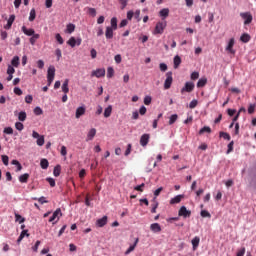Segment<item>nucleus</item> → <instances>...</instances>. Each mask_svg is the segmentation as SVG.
<instances>
[{
    "mask_svg": "<svg viewBox=\"0 0 256 256\" xmlns=\"http://www.w3.org/2000/svg\"><path fill=\"white\" fill-rule=\"evenodd\" d=\"M165 27H167V22H158L154 29V35H163Z\"/></svg>",
    "mask_w": 256,
    "mask_h": 256,
    "instance_id": "obj_1",
    "label": "nucleus"
},
{
    "mask_svg": "<svg viewBox=\"0 0 256 256\" xmlns=\"http://www.w3.org/2000/svg\"><path fill=\"white\" fill-rule=\"evenodd\" d=\"M172 84H173V72H167L166 80L164 82V89H171Z\"/></svg>",
    "mask_w": 256,
    "mask_h": 256,
    "instance_id": "obj_2",
    "label": "nucleus"
},
{
    "mask_svg": "<svg viewBox=\"0 0 256 256\" xmlns=\"http://www.w3.org/2000/svg\"><path fill=\"white\" fill-rule=\"evenodd\" d=\"M240 17L244 19V25H249L253 21V15L250 12H242Z\"/></svg>",
    "mask_w": 256,
    "mask_h": 256,
    "instance_id": "obj_3",
    "label": "nucleus"
},
{
    "mask_svg": "<svg viewBox=\"0 0 256 256\" xmlns=\"http://www.w3.org/2000/svg\"><path fill=\"white\" fill-rule=\"evenodd\" d=\"M179 217H184V219H187V217H191V211L187 210V207L182 206L178 212Z\"/></svg>",
    "mask_w": 256,
    "mask_h": 256,
    "instance_id": "obj_4",
    "label": "nucleus"
},
{
    "mask_svg": "<svg viewBox=\"0 0 256 256\" xmlns=\"http://www.w3.org/2000/svg\"><path fill=\"white\" fill-rule=\"evenodd\" d=\"M91 77H97V79L101 77H105V68H99V69L93 70L91 73Z\"/></svg>",
    "mask_w": 256,
    "mask_h": 256,
    "instance_id": "obj_5",
    "label": "nucleus"
},
{
    "mask_svg": "<svg viewBox=\"0 0 256 256\" xmlns=\"http://www.w3.org/2000/svg\"><path fill=\"white\" fill-rule=\"evenodd\" d=\"M234 46H235V38H231L226 47L227 53H230V55H235V49H233Z\"/></svg>",
    "mask_w": 256,
    "mask_h": 256,
    "instance_id": "obj_6",
    "label": "nucleus"
},
{
    "mask_svg": "<svg viewBox=\"0 0 256 256\" xmlns=\"http://www.w3.org/2000/svg\"><path fill=\"white\" fill-rule=\"evenodd\" d=\"M149 139H151V135L143 134L140 137V145H141V147H147V145L149 144Z\"/></svg>",
    "mask_w": 256,
    "mask_h": 256,
    "instance_id": "obj_7",
    "label": "nucleus"
},
{
    "mask_svg": "<svg viewBox=\"0 0 256 256\" xmlns=\"http://www.w3.org/2000/svg\"><path fill=\"white\" fill-rule=\"evenodd\" d=\"M193 91V82H186L185 86L181 89V93H191Z\"/></svg>",
    "mask_w": 256,
    "mask_h": 256,
    "instance_id": "obj_8",
    "label": "nucleus"
},
{
    "mask_svg": "<svg viewBox=\"0 0 256 256\" xmlns=\"http://www.w3.org/2000/svg\"><path fill=\"white\" fill-rule=\"evenodd\" d=\"M85 111H86L85 106L78 107L76 109V114H75L76 119H80L81 117H83V115H85Z\"/></svg>",
    "mask_w": 256,
    "mask_h": 256,
    "instance_id": "obj_9",
    "label": "nucleus"
},
{
    "mask_svg": "<svg viewBox=\"0 0 256 256\" xmlns=\"http://www.w3.org/2000/svg\"><path fill=\"white\" fill-rule=\"evenodd\" d=\"M96 135H97V129L91 128L87 134L86 141H93Z\"/></svg>",
    "mask_w": 256,
    "mask_h": 256,
    "instance_id": "obj_10",
    "label": "nucleus"
},
{
    "mask_svg": "<svg viewBox=\"0 0 256 256\" xmlns=\"http://www.w3.org/2000/svg\"><path fill=\"white\" fill-rule=\"evenodd\" d=\"M205 85H207V77H202L198 80L196 87L198 89H203V87H205Z\"/></svg>",
    "mask_w": 256,
    "mask_h": 256,
    "instance_id": "obj_11",
    "label": "nucleus"
},
{
    "mask_svg": "<svg viewBox=\"0 0 256 256\" xmlns=\"http://www.w3.org/2000/svg\"><path fill=\"white\" fill-rule=\"evenodd\" d=\"M22 32L28 37H32L33 35H35V30L33 28L27 29L26 26H22Z\"/></svg>",
    "mask_w": 256,
    "mask_h": 256,
    "instance_id": "obj_12",
    "label": "nucleus"
},
{
    "mask_svg": "<svg viewBox=\"0 0 256 256\" xmlns=\"http://www.w3.org/2000/svg\"><path fill=\"white\" fill-rule=\"evenodd\" d=\"M113 31H116L115 28H110L109 26L106 27L105 37L106 39H113Z\"/></svg>",
    "mask_w": 256,
    "mask_h": 256,
    "instance_id": "obj_13",
    "label": "nucleus"
},
{
    "mask_svg": "<svg viewBox=\"0 0 256 256\" xmlns=\"http://www.w3.org/2000/svg\"><path fill=\"white\" fill-rule=\"evenodd\" d=\"M13 73H15V68H13V66L11 65H8V68H7V81H12L13 79Z\"/></svg>",
    "mask_w": 256,
    "mask_h": 256,
    "instance_id": "obj_14",
    "label": "nucleus"
},
{
    "mask_svg": "<svg viewBox=\"0 0 256 256\" xmlns=\"http://www.w3.org/2000/svg\"><path fill=\"white\" fill-rule=\"evenodd\" d=\"M59 215H60V217H61V215H63L61 213V208H58V209L55 210V212L53 213V215L49 219V223H53V221H55V219H57V217H59Z\"/></svg>",
    "mask_w": 256,
    "mask_h": 256,
    "instance_id": "obj_15",
    "label": "nucleus"
},
{
    "mask_svg": "<svg viewBox=\"0 0 256 256\" xmlns=\"http://www.w3.org/2000/svg\"><path fill=\"white\" fill-rule=\"evenodd\" d=\"M150 230L153 233H161V225L159 223H153L150 225Z\"/></svg>",
    "mask_w": 256,
    "mask_h": 256,
    "instance_id": "obj_16",
    "label": "nucleus"
},
{
    "mask_svg": "<svg viewBox=\"0 0 256 256\" xmlns=\"http://www.w3.org/2000/svg\"><path fill=\"white\" fill-rule=\"evenodd\" d=\"M185 195H177L170 200V205H175L181 203V200L184 199Z\"/></svg>",
    "mask_w": 256,
    "mask_h": 256,
    "instance_id": "obj_17",
    "label": "nucleus"
},
{
    "mask_svg": "<svg viewBox=\"0 0 256 256\" xmlns=\"http://www.w3.org/2000/svg\"><path fill=\"white\" fill-rule=\"evenodd\" d=\"M47 79H55V66H50L48 68Z\"/></svg>",
    "mask_w": 256,
    "mask_h": 256,
    "instance_id": "obj_18",
    "label": "nucleus"
},
{
    "mask_svg": "<svg viewBox=\"0 0 256 256\" xmlns=\"http://www.w3.org/2000/svg\"><path fill=\"white\" fill-rule=\"evenodd\" d=\"M14 22H15V15H11L7 21V24L4 26V29H11Z\"/></svg>",
    "mask_w": 256,
    "mask_h": 256,
    "instance_id": "obj_19",
    "label": "nucleus"
},
{
    "mask_svg": "<svg viewBox=\"0 0 256 256\" xmlns=\"http://www.w3.org/2000/svg\"><path fill=\"white\" fill-rule=\"evenodd\" d=\"M107 223V216H104L96 221L97 227H105Z\"/></svg>",
    "mask_w": 256,
    "mask_h": 256,
    "instance_id": "obj_20",
    "label": "nucleus"
},
{
    "mask_svg": "<svg viewBox=\"0 0 256 256\" xmlns=\"http://www.w3.org/2000/svg\"><path fill=\"white\" fill-rule=\"evenodd\" d=\"M137 243H139V238H136L133 245H131L125 252V255H129V253H132V251H135V248L137 247Z\"/></svg>",
    "mask_w": 256,
    "mask_h": 256,
    "instance_id": "obj_21",
    "label": "nucleus"
},
{
    "mask_svg": "<svg viewBox=\"0 0 256 256\" xmlns=\"http://www.w3.org/2000/svg\"><path fill=\"white\" fill-rule=\"evenodd\" d=\"M111 113H113V106L109 105L107 108L104 110V117L108 119V117H111Z\"/></svg>",
    "mask_w": 256,
    "mask_h": 256,
    "instance_id": "obj_22",
    "label": "nucleus"
},
{
    "mask_svg": "<svg viewBox=\"0 0 256 256\" xmlns=\"http://www.w3.org/2000/svg\"><path fill=\"white\" fill-rule=\"evenodd\" d=\"M62 91L64 92V94L69 93V79H66L62 84Z\"/></svg>",
    "mask_w": 256,
    "mask_h": 256,
    "instance_id": "obj_23",
    "label": "nucleus"
},
{
    "mask_svg": "<svg viewBox=\"0 0 256 256\" xmlns=\"http://www.w3.org/2000/svg\"><path fill=\"white\" fill-rule=\"evenodd\" d=\"M20 183H27L29 181V173L22 174L19 176Z\"/></svg>",
    "mask_w": 256,
    "mask_h": 256,
    "instance_id": "obj_24",
    "label": "nucleus"
},
{
    "mask_svg": "<svg viewBox=\"0 0 256 256\" xmlns=\"http://www.w3.org/2000/svg\"><path fill=\"white\" fill-rule=\"evenodd\" d=\"M40 167H41V169H48V167H49V160H47L45 158L41 159Z\"/></svg>",
    "mask_w": 256,
    "mask_h": 256,
    "instance_id": "obj_25",
    "label": "nucleus"
},
{
    "mask_svg": "<svg viewBox=\"0 0 256 256\" xmlns=\"http://www.w3.org/2000/svg\"><path fill=\"white\" fill-rule=\"evenodd\" d=\"M19 56H14L13 59L11 60V67H19Z\"/></svg>",
    "mask_w": 256,
    "mask_h": 256,
    "instance_id": "obj_26",
    "label": "nucleus"
},
{
    "mask_svg": "<svg viewBox=\"0 0 256 256\" xmlns=\"http://www.w3.org/2000/svg\"><path fill=\"white\" fill-rule=\"evenodd\" d=\"M54 177H59L61 175V165H56L53 170Z\"/></svg>",
    "mask_w": 256,
    "mask_h": 256,
    "instance_id": "obj_27",
    "label": "nucleus"
},
{
    "mask_svg": "<svg viewBox=\"0 0 256 256\" xmlns=\"http://www.w3.org/2000/svg\"><path fill=\"white\" fill-rule=\"evenodd\" d=\"M240 41H242V43H249V41H251V36L249 34H243L240 37Z\"/></svg>",
    "mask_w": 256,
    "mask_h": 256,
    "instance_id": "obj_28",
    "label": "nucleus"
},
{
    "mask_svg": "<svg viewBox=\"0 0 256 256\" xmlns=\"http://www.w3.org/2000/svg\"><path fill=\"white\" fill-rule=\"evenodd\" d=\"M201 239L196 236L194 239H193V251H196L197 248L199 247V243H200Z\"/></svg>",
    "mask_w": 256,
    "mask_h": 256,
    "instance_id": "obj_29",
    "label": "nucleus"
},
{
    "mask_svg": "<svg viewBox=\"0 0 256 256\" xmlns=\"http://www.w3.org/2000/svg\"><path fill=\"white\" fill-rule=\"evenodd\" d=\"M18 120L19 121H26L27 120V113L25 111H21L18 114Z\"/></svg>",
    "mask_w": 256,
    "mask_h": 256,
    "instance_id": "obj_30",
    "label": "nucleus"
},
{
    "mask_svg": "<svg viewBox=\"0 0 256 256\" xmlns=\"http://www.w3.org/2000/svg\"><path fill=\"white\" fill-rule=\"evenodd\" d=\"M110 25L111 26H108V27H110L111 29L117 30V18L116 17L111 18Z\"/></svg>",
    "mask_w": 256,
    "mask_h": 256,
    "instance_id": "obj_31",
    "label": "nucleus"
},
{
    "mask_svg": "<svg viewBox=\"0 0 256 256\" xmlns=\"http://www.w3.org/2000/svg\"><path fill=\"white\" fill-rule=\"evenodd\" d=\"M41 36L39 34H33L32 37L29 39L31 45H35L37 43V39Z\"/></svg>",
    "mask_w": 256,
    "mask_h": 256,
    "instance_id": "obj_32",
    "label": "nucleus"
},
{
    "mask_svg": "<svg viewBox=\"0 0 256 256\" xmlns=\"http://www.w3.org/2000/svg\"><path fill=\"white\" fill-rule=\"evenodd\" d=\"M160 17H169V9L168 8H163L159 12Z\"/></svg>",
    "mask_w": 256,
    "mask_h": 256,
    "instance_id": "obj_33",
    "label": "nucleus"
},
{
    "mask_svg": "<svg viewBox=\"0 0 256 256\" xmlns=\"http://www.w3.org/2000/svg\"><path fill=\"white\" fill-rule=\"evenodd\" d=\"M67 45H69L70 47H75V45H77V40L75 39V37H71L68 41H67Z\"/></svg>",
    "mask_w": 256,
    "mask_h": 256,
    "instance_id": "obj_34",
    "label": "nucleus"
},
{
    "mask_svg": "<svg viewBox=\"0 0 256 256\" xmlns=\"http://www.w3.org/2000/svg\"><path fill=\"white\" fill-rule=\"evenodd\" d=\"M203 133H211V127L204 126L203 128H201L199 131V135H203Z\"/></svg>",
    "mask_w": 256,
    "mask_h": 256,
    "instance_id": "obj_35",
    "label": "nucleus"
},
{
    "mask_svg": "<svg viewBox=\"0 0 256 256\" xmlns=\"http://www.w3.org/2000/svg\"><path fill=\"white\" fill-rule=\"evenodd\" d=\"M36 143L39 147H43V145H45V136H40L37 139Z\"/></svg>",
    "mask_w": 256,
    "mask_h": 256,
    "instance_id": "obj_36",
    "label": "nucleus"
},
{
    "mask_svg": "<svg viewBox=\"0 0 256 256\" xmlns=\"http://www.w3.org/2000/svg\"><path fill=\"white\" fill-rule=\"evenodd\" d=\"M179 65H181V57L175 56L174 57V69H177V67H179Z\"/></svg>",
    "mask_w": 256,
    "mask_h": 256,
    "instance_id": "obj_37",
    "label": "nucleus"
},
{
    "mask_svg": "<svg viewBox=\"0 0 256 256\" xmlns=\"http://www.w3.org/2000/svg\"><path fill=\"white\" fill-rule=\"evenodd\" d=\"M113 75H115V70L113 69V67H108V69H107L108 79H111L113 77Z\"/></svg>",
    "mask_w": 256,
    "mask_h": 256,
    "instance_id": "obj_38",
    "label": "nucleus"
},
{
    "mask_svg": "<svg viewBox=\"0 0 256 256\" xmlns=\"http://www.w3.org/2000/svg\"><path fill=\"white\" fill-rule=\"evenodd\" d=\"M25 235L26 237H29V233H27V230H23L18 238V243H20V241H23V239L25 238Z\"/></svg>",
    "mask_w": 256,
    "mask_h": 256,
    "instance_id": "obj_39",
    "label": "nucleus"
},
{
    "mask_svg": "<svg viewBox=\"0 0 256 256\" xmlns=\"http://www.w3.org/2000/svg\"><path fill=\"white\" fill-rule=\"evenodd\" d=\"M73 31H75V25L74 24H68L66 26V33L71 34V33H73Z\"/></svg>",
    "mask_w": 256,
    "mask_h": 256,
    "instance_id": "obj_40",
    "label": "nucleus"
},
{
    "mask_svg": "<svg viewBox=\"0 0 256 256\" xmlns=\"http://www.w3.org/2000/svg\"><path fill=\"white\" fill-rule=\"evenodd\" d=\"M35 17H37V13L35 12V8H32L30 11L29 21H35Z\"/></svg>",
    "mask_w": 256,
    "mask_h": 256,
    "instance_id": "obj_41",
    "label": "nucleus"
},
{
    "mask_svg": "<svg viewBox=\"0 0 256 256\" xmlns=\"http://www.w3.org/2000/svg\"><path fill=\"white\" fill-rule=\"evenodd\" d=\"M15 129H17V131H23V129H25V126L21 122H16Z\"/></svg>",
    "mask_w": 256,
    "mask_h": 256,
    "instance_id": "obj_42",
    "label": "nucleus"
},
{
    "mask_svg": "<svg viewBox=\"0 0 256 256\" xmlns=\"http://www.w3.org/2000/svg\"><path fill=\"white\" fill-rule=\"evenodd\" d=\"M88 10V15H91L92 17H96L97 10L95 8H86Z\"/></svg>",
    "mask_w": 256,
    "mask_h": 256,
    "instance_id": "obj_43",
    "label": "nucleus"
},
{
    "mask_svg": "<svg viewBox=\"0 0 256 256\" xmlns=\"http://www.w3.org/2000/svg\"><path fill=\"white\" fill-rule=\"evenodd\" d=\"M220 137H223V139H226L227 141H231V135L227 132H220Z\"/></svg>",
    "mask_w": 256,
    "mask_h": 256,
    "instance_id": "obj_44",
    "label": "nucleus"
},
{
    "mask_svg": "<svg viewBox=\"0 0 256 256\" xmlns=\"http://www.w3.org/2000/svg\"><path fill=\"white\" fill-rule=\"evenodd\" d=\"M56 41H58L59 45H63L65 43V40H63V37H61V34H56L55 36Z\"/></svg>",
    "mask_w": 256,
    "mask_h": 256,
    "instance_id": "obj_45",
    "label": "nucleus"
},
{
    "mask_svg": "<svg viewBox=\"0 0 256 256\" xmlns=\"http://www.w3.org/2000/svg\"><path fill=\"white\" fill-rule=\"evenodd\" d=\"M15 219L18 223H25V218H23L21 215L18 213L15 214Z\"/></svg>",
    "mask_w": 256,
    "mask_h": 256,
    "instance_id": "obj_46",
    "label": "nucleus"
},
{
    "mask_svg": "<svg viewBox=\"0 0 256 256\" xmlns=\"http://www.w3.org/2000/svg\"><path fill=\"white\" fill-rule=\"evenodd\" d=\"M201 217H208V219H211V213H209V211L207 210H202L200 213Z\"/></svg>",
    "mask_w": 256,
    "mask_h": 256,
    "instance_id": "obj_47",
    "label": "nucleus"
},
{
    "mask_svg": "<svg viewBox=\"0 0 256 256\" xmlns=\"http://www.w3.org/2000/svg\"><path fill=\"white\" fill-rule=\"evenodd\" d=\"M255 107H256L255 104H250V105H249V107H248V113H249V115H253V113H255Z\"/></svg>",
    "mask_w": 256,
    "mask_h": 256,
    "instance_id": "obj_48",
    "label": "nucleus"
},
{
    "mask_svg": "<svg viewBox=\"0 0 256 256\" xmlns=\"http://www.w3.org/2000/svg\"><path fill=\"white\" fill-rule=\"evenodd\" d=\"M177 119H178L177 114L171 115L170 120H169V125H173V123H175V121H177Z\"/></svg>",
    "mask_w": 256,
    "mask_h": 256,
    "instance_id": "obj_49",
    "label": "nucleus"
},
{
    "mask_svg": "<svg viewBox=\"0 0 256 256\" xmlns=\"http://www.w3.org/2000/svg\"><path fill=\"white\" fill-rule=\"evenodd\" d=\"M136 21H141V10H136L134 13Z\"/></svg>",
    "mask_w": 256,
    "mask_h": 256,
    "instance_id": "obj_50",
    "label": "nucleus"
},
{
    "mask_svg": "<svg viewBox=\"0 0 256 256\" xmlns=\"http://www.w3.org/2000/svg\"><path fill=\"white\" fill-rule=\"evenodd\" d=\"M34 114L35 115H43V109H41V107L34 108Z\"/></svg>",
    "mask_w": 256,
    "mask_h": 256,
    "instance_id": "obj_51",
    "label": "nucleus"
},
{
    "mask_svg": "<svg viewBox=\"0 0 256 256\" xmlns=\"http://www.w3.org/2000/svg\"><path fill=\"white\" fill-rule=\"evenodd\" d=\"M2 163H4V165H9V156L7 155H2Z\"/></svg>",
    "mask_w": 256,
    "mask_h": 256,
    "instance_id": "obj_52",
    "label": "nucleus"
},
{
    "mask_svg": "<svg viewBox=\"0 0 256 256\" xmlns=\"http://www.w3.org/2000/svg\"><path fill=\"white\" fill-rule=\"evenodd\" d=\"M55 55L57 57V61H60L61 60V57H62V53H61V49H56L55 50Z\"/></svg>",
    "mask_w": 256,
    "mask_h": 256,
    "instance_id": "obj_53",
    "label": "nucleus"
},
{
    "mask_svg": "<svg viewBox=\"0 0 256 256\" xmlns=\"http://www.w3.org/2000/svg\"><path fill=\"white\" fill-rule=\"evenodd\" d=\"M4 133H6V135H13V128L11 127H6L4 129Z\"/></svg>",
    "mask_w": 256,
    "mask_h": 256,
    "instance_id": "obj_54",
    "label": "nucleus"
},
{
    "mask_svg": "<svg viewBox=\"0 0 256 256\" xmlns=\"http://www.w3.org/2000/svg\"><path fill=\"white\" fill-rule=\"evenodd\" d=\"M14 93H15V95L21 96V95H23V90H21V88H19V87H15Z\"/></svg>",
    "mask_w": 256,
    "mask_h": 256,
    "instance_id": "obj_55",
    "label": "nucleus"
},
{
    "mask_svg": "<svg viewBox=\"0 0 256 256\" xmlns=\"http://www.w3.org/2000/svg\"><path fill=\"white\" fill-rule=\"evenodd\" d=\"M46 181L49 183L50 187H55V179L46 178Z\"/></svg>",
    "mask_w": 256,
    "mask_h": 256,
    "instance_id": "obj_56",
    "label": "nucleus"
},
{
    "mask_svg": "<svg viewBox=\"0 0 256 256\" xmlns=\"http://www.w3.org/2000/svg\"><path fill=\"white\" fill-rule=\"evenodd\" d=\"M233 145H235V142L231 141L228 144V150H227V154L231 153L233 151Z\"/></svg>",
    "mask_w": 256,
    "mask_h": 256,
    "instance_id": "obj_57",
    "label": "nucleus"
},
{
    "mask_svg": "<svg viewBox=\"0 0 256 256\" xmlns=\"http://www.w3.org/2000/svg\"><path fill=\"white\" fill-rule=\"evenodd\" d=\"M25 102L28 103V104L33 103V96L32 95H27L25 97Z\"/></svg>",
    "mask_w": 256,
    "mask_h": 256,
    "instance_id": "obj_58",
    "label": "nucleus"
},
{
    "mask_svg": "<svg viewBox=\"0 0 256 256\" xmlns=\"http://www.w3.org/2000/svg\"><path fill=\"white\" fill-rule=\"evenodd\" d=\"M120 5H122L121 9H125L127 7V3L129 0H118Z\"/></svg>",
    "mask_w": 256,
    "mask_h": 256,
    "instance_id": "obj_59",
    "label": "nucleus"
},
{
    "mask_svg": "<svg viewBox=\"0 0 256 256\" xmlns=\"http://www.w3.org/2000/svg\"><path fill=\"white\" fill-rule=\"evenodd\" d=\"M151 101H152L151 96H146L144 98V104L146 105H151Z\"/></svg>",
    "mask_w": 256,
    "mask_h": 256,
    "instance_id": "obj_60",
    "label": "nucleus"
},
{
    "mask_svg": "<svg viewBox=\"0 0 256 256\" xmlns=\"http://www.w3.org/2000/svg\"><path fill=\"white\" fill-rule=\"evenodd\" d=\"M140 115H145L147 113V108L145 106H141L139 109Z\"/></svg>",
    "mask_w": 256,
    "mask_h": 256,
    "instance_id": "obj_61",
    "label": "nucleus"
},
{
    "mask_svg": "<svg viewBox=\"0 0 256 256\" xmlns=\"http://www.w3.org/2000/svg\"><path fill=\"white\" fill-rule=\"evenodd\" d=\"M114 61L116 62V63H121V61H122V58H121V54H117L115 57H114Z\"/></svg>",
    "mask_w": 256,
    "mask_h": 256,
    "instance_id": "obj_62",
    "label": "nucleus"
},
{
    "mask_svg": "<svg viewBox=\"0 0 256 256\" xmlns=\"http://www.w3.org/2000/svg\"><path fill=\"white\" fill-rule=\"evenodd\" d=\"M160 71H163V72L167 71V64L161 63L160 64Z\"/></svg>",
    "mask_w": 256,
    "mask_h": 256,
    "instance_id": "obj_63",
    "label": "nucleus"
},
{
    "mask_svg": "<svg viewBox=\"0 0 256 256\" xmlns=\"http://www.w3.org/2000/svg\"><path fill=\"white\" fill-rule=\"evenodd\" d=\"M245 255V248H242L240 249L238 252H237V255L236 256H244Z\"/></svg>",
    "mask_w": 256,
    "mask_h": 256,
    "instance_id": "obj_64",
    "label": "nucleus"
}]
</instances>
